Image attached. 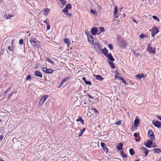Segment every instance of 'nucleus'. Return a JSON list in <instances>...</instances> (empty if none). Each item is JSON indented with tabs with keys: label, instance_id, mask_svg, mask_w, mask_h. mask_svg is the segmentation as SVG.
Segmentation results:
<instances>
[{
	"label": "nucleus",
	"instance_id": "obj_1",
	"mask_svg": "<svg viewBox=\"0 0 161 161\" xmlns=\"http://www.w3.org/2000/svg\"><path fill=\"white\" fill-rule=\"evenodd\" d=\"M29 41L33 47H40V42L36 38L32 37L30 39Z\"/></svg>",
	"mask_w": 161,
	"mask_h": 161
},
{
	"label": "nucleus",
	"instance_id": "obj_2",
	"mask_svg": "<svg viewBox=\"0 0 161 161\" xmlns=\"http://www.w3.org/2000/svg\"><path fill=\"white\" fill-rule=\"evenodd\" d=\"M48 97L47 95H45L43 96L40 100L39 105L40 106H42L44 103L45 102L46 99Z\"/></svg>",
	"mask_w": 161,
	"mask_h": 161
},
{
	"label": "nucleus",
	"instance_id": "obj_3",
	"mask_svg": "<svg viewBox=\"0 0 161 161\" xmlns=\"http://www.w3.org/2000/svg\"><path fill=\"white\" fill-rule=\"evenodd\" d=\"M147 51L150 53L154 54L155 52V48H152L150 46V44H148L147 45Z\"/></svg>",
	"mask_w": 161,
	"mask_h": 161
},
{
	"label": "nucleus",
	"instance_id": "obj_4",
	"mask_svg": "<svg viewBox=\"0 0 161 161\" xmlns=\"http://www.w3.org/2000/svg\"><path fill=\"white\" fill-rule=\"evenodd\" d=\"M159 31L158 29L156 27L154 26L152 30L151 31V35L154 37L155 35L157 34Z\"/></svg>",
	"mask_w": 161,
	"mask_h": 161
},
{
	"label": "nucleus",
	"instance_id": "obj_5",
	"mask_svg": "<svg viewBox=\"0 0 161 161\" xmlns=\"http://www.w3.org/2000/svg\"><path fill=\"white\" fill-rule=\"evenodd\" d=\"M148 135L150 138L153 140H155L153 132L151 130H149L148 132Z\"/></svg>",
	"mask_w": 161,
	"mask_h": 161
},
{
	"label": "nucleus",
	"instance_id": "obj_6",
	"mask_svg": "<svg viewBox=\"0 0 161 161\" xmlns=\"http://www.w3.org/2000/svg\"><path fill=\"white\" fill-rule=\"evenodd\" d=\"M71 6L70 4H68L66 5V7L63 10V12H64V13H68V10L71 8Z\"/></svg>",
	"mask_w": 161,
	"mask_h": 161
},
{
	"label": "nucleus",
	"instance_id": "obj_7",
	"mask_svg": "<svg viewBox=\"0 0 161 161\" xmlns=\"http://www.w3.org/2000/svg\"><path fill=\"white\" fill-rule=\"evenodd\" d=\"M139 149L143 151L144 153H145V156H147L148 154V150L146 148L143 147H140Z\"/></svg>",
	"mask_w": 161,
	"mask_h": 161
},
{
	"label": "nucleus",
	"instance_id": "obj_8",
	"mask_svg": "<svg viewBox=\"0 0 161 161\" xmlns=\"http://www.w3.org/2000/svg\"><path fill=\"white\" fill-rule=\"evenodd\" d=\"M91 34L93 35H96L97 32V29L96 27H93L92 28L91 31Z\"/></svg>",
	"mask_w": 161,
	"mask_h": 161
},
{
	"label": "nucleus",
	"instance_id": "obj_9",
	"mask_svg": "<svg viewBox=\"0 0 161 161\" xmlns=\"http://www.w3.org/2000/svg\"><path fill=\"white\" fill-rule=\"evenodd\" d=\"M92 45L96 50L98 51L100 49V45L98 43H93Z\"/></svg>",
	"mask_w": 161,
	"mask_h": 161
},
{
	"label": "nucleus",
	"instance_id": "obj_10",
	"mask_svg": "<svg viewBox=\"0 0 161 161\" xmlns=\"http://www.w3.org/2000/svg\"><path fill=\"white\" fill-rule=\"evenodd\" d=\"M87 39L88 42L92 44L94 42L93 37L90 35H87Z\"/></svg>",
	"mask_w": 161,
	"mask_h": 161
},
{
	"label": "nucleus",
	"instance_id": "obj_11",
	"mask_svg": "<svg viewBox=\"0 0 161 161\" xmlns=\"http://www.w3.org/2000/svg\"><path fill=\"white\" fill-rule=\"evenodd\" d=\"M101 145L104 151L106 153H107L108 152V149L106 147L105 144L104 142H102L101 143Z\"/></svg>",
	"mask_w": 161,
	"mask_h": 161
},
{
	"label": "nucleus",
	"instance_id": "obj_12",
	"mask_svg": "<svg viewBox=\"0 0 161 161\" xmlns=\"http://www.w3.org/2000/svg\"><path fill=\"white\" fill-rule=\"evenodd\" d=\"M34 75L37 77L41 78H42V74L38 70H36L34 72Z\"/></svg>",
	"mask_w": 161,
	"mask_h": 161
},
{
	"label": "nucleus",
	"instance_id": "obj_13",
	"mask_svg": "<svg viewBox=\"0 0 161 161\" xmlns=\"http://www.w3.org/2000/svg\"><path fill=\"white\" fill-rule=\"evenodd\" d=\"M152 143V141L150 140H148L147 141L146 143L145 144V145L147 147L150 148L151 147Z\"/></svg>",
	"mask_w": 161,
	"mask_h": 161
},
{
	"label": "nucleus",
	"instance_id": "obj_14",
	"mask_svg": "<svg viewBox=\"0 0 161 161\" xmlns=\"http://www.w3.org/2000/svg\"><path fill=\"white\" fill-rule=\"evenodd\" d=\"M93 76L95 77L96 79L99 81H102L103 80V78L99 75H94Z\"/></svg>",
	"mask_w": 161,
	"mask_h": 161
},
{
	"label": "nucleus",
	"instance_id": "obj_15",
	"mask_svg": "<svg viewBox=\"0 0 161 161\" xmlns=\"http://www.w3.org/2000/svg\"><path fill=\"white\" fill-rule=\"evenodd\" d=\"M154 125L156 127L160 128L161 127V123L158 121H156L154 123Z\"/></svg>",
	"mask_w": 161,
	"mask_h": 161
},
{
	"label": "nucleus",
	"instance_id": "obj_16",
	"mask_svg": "<svg viewBox=\"0 0 161 161\" xmlns=\"http://www.w3.org/2000/svg\"><path fill=\"white\" fill-rule=\"evenodd\" d=\"M106 56H107L111 61H114V59L111 53H109L108 54H107Z\"/></svg>",
	"mask_w": 161,
	"mask_h": 161
},
{
	"label": "nucleus",
	"instance_id": "obj_17",
	"mask_svg": "<svg viewBox=\"0 0 161 161\" xmlns=\"http://www.w3.org/2000/svg\"><path fill=\"white\" fill-rule=\"evenodd\" d=\"M135 77L137 79L140 80L142 77H145L146 76H144L143 74H139L135 76Z\"/></svg>",
	"mask_w": 161,
	"mask_h": 161
},
{
	"label": "nucleus",
	"instance_id": "obj_18",
	"mask_svg": "<svg viewBox=\"0 0 161 161\" xmlns=\"http://www.w3.org/2000/svg\"><path fill=\"white\" fill-rule=\"evenodd\" d=\"M64 42L66 44L68 47H69V45L70 43V42L69 40L67 38H65L64 39Z\"/></svg>",
	"mask_w": 161,
	"mask_h": 161
},
{
	"label": "nucleus",
	"instance_id": "obj_19",
	"mask_svg": "<svg viewBox=\"0 0 161 161\" xmlns=\"http://www.w3.org/2000/svg\"><path fill=\"white\" fill-rule=\"evenodd\" d=\"M122 147L123 144L122 143H119L116 146V148L118 150H120L122 149Z\"/></svg>",
	"mask_w": 161,
	"mask_h": 161
},
{
	"label": "nucleus",
	"instance_id": "obj_20",
	"mask_svg": "<svg viewBox=\"0 0 161 161\" xmlns=\"http://www.w3.org/2000/svg\"><path fill=\"white\" fill-rule=\"evenodd\" d=\"M50 9L48 8H46L43 11V14L45 16L47 15L48 13L49 12Z\"/></svg>",
	"mask_w": 161,
	"mask_h": 161
},
{
	"label": "nucleus",
	"instance_id": "obj_21",
	"mask_svg": "<svg viewBox=\"0 0 161 161\" xmlns=\"http://www.w3.org/2000/svg\"><path fill=\"white\" fill-rule=\"evenodd\" d=\"M117 11H118L117 8V7L116 6H115V7H114V17H115V18H117L118 17V16H117L116 15V14L117 13Z\"/></svg>",
	"mask_w": 161,
	"mask_h": 161
},
{
	"label": "nucleus",
	"instance_id": "obj_22",
	"mask_svg": "<svg viewBox=\"0 0 161 161\" xmlns=\"http://www.w3.org/2000/svg\"><path fill=\"white\" fill-rule=\"evenodd\" d=\"M53 70L51 69H47L46 74H51L53 72Z\"/></svg>",
	"mask_w": 161,
	"mask_h": 161
},
{
	"label": "nucleus",
	"instance_id": "obj_23",
	"mask_svg": "<svg viewBox=\"0 0 161 161\" xmlns=\"http://www.w3.org/2000/svg\"><path fill=\"white\" fill-rule=\"evenodd\" d=\"M102 53L104 54L106 56L108 54V51L106 48H104L102 50Z\"/></svg>",
	"mask_w": 161,
	"mask_h": 161
},
{
	"label": "nucleus",
	"instance_id": "obj_24",
	"mask_svg": "<svg viewBox=\"0 0 161 161\" xmlns=\"http://www.w3.org/2000/svg\"><path fill=\"white\" fill-rule=\"evenodd\" d=\"M153 151L156 153H158L161 152V149L158 148H154L153 150Z\"/></svg>",
	"mask_w": 161,
	"mask_h": 161
},
{
	"label": "nucleus",
	"instance_id": "obj_25",
	"mask_svg": "<svg viewBox=\"0 0 161 161\" xmlns=\"http://www.w3.org/2000/svg\"><path fill=\"white\" fill-rule=\"evenodd\" d=\"M139 120L138 119H136L134 121V125L135 127H136L138 126V124L139 123Z\"/></svg>",
	"mask_w": 161,
	"mask_h": 161
},
{
	"label": "nucleus",
	"instance_id": "obj_26",
	"mask_svg": "<svg viewBox=\"0 0 161 161\" xmlns=\"http://www.w3.org/2000/svg\"><path fill=\"white\" fill-rule=\"evenodd\" d=\"M85 128H84L82 129L80 131V133L79 134V137L81 136L83 133L84 132V131L85 130Z\"/></svg>",
	"mask_w": 161,
	"mask_h": 161
},
{
	"label": "nucleus",
	"instance_id": "obj_27",
	"mask_svg": "<svg viewBox=\"0 0 161 161\" xmlns=\"http://www.w3.org/2000/svg\"><path fill=\"white\" fill-rule=\"evenodd\" d=\"M4 17L6 18V19H9V18H10L11 16L13 17V15H11L10 14H5L4 15Z\"/></svg>",
	"mask_w": 161,
	"mask_h": 161
},
{
	"label": "nucleus",
	"instance_id": "obj_28",
	"mask_svg": "<svg viewBox=\"0 0 161 161\" xmlns=\"http://www.w3.org/2000/svg\"><path fill=\"white\" fill-rule=\"evenodd\" d=\"M44 22L47 25V30H49L50 29V26L49 24L47 22V21H44Z\"/></svg>",
	"mask_w": 161,
	"mask_h": 161
},
{
	"label": "nucleus",
	"instance_id": "obj_29",
	"mask_svg": "<svg viewBox=\"0 0 161 161\" xmlns=\"http://www.w3.org/2000/svg\"><path fill=\"white\" fill-rule=\"evenodd\" d=\"M129 152L130 154L131 155H133L134 154V151L133 149L130 148L129 150Z\"/></svg>",
	"mask_w": 161,
	"mask_h": 161
},
{
	"label": "nucleus",
	"instance_id": "obj_30",
	"mask_svg": "<svg viewBox=\"0 0 161 161\" xmlns=\"http://www.w3.org/2000/svg\"><path fill=\"white\" fill-rule=\"evenodd\" d=\"M46 60L48 62L50 63L51 64H54L53 61H52L50 58H47Z\"/></svg>",
	"mask_w": 161,
	"mask_h": 161
},
{
	"label": "nucleus",
	"instance_id": "obj_31",
	"mask_svg": "<svg viewBox=\"0 0 161 161\" xmlns=\"http://www.w3.org/2000/svg\"><path fill=\"white\" fill-rule=\"evenodd\" d=\"M109 63V64L111 67L112 68V69H114L115 68V66L114 65V64L113 62H109L108 61V62Z\"/></svg>",
	"mask_w": 161,
	"mask_h": 161
},
{
	"label": "nucleus",
	"instance_id": "obj_32",
	"mask_svg": "<svg viewBox=\"0 0 161 161\" xmlns=\"http://www.w3.org/2000/svg\"><path fill=\"white\" fill-rule=\"evenodd\" d=\"M8 49L10 51H13L14 49V47H11L10 46H9L8 47Z\"/></svg>",
	"mask_w": 161,
	"mask_h": 161
},
{
	"label": "nucleus",
	"instance_id": "obj_33",
	"mask_svg": "<svg viewBox=\"0 0 161 161\" xmlns=\"http://www.w3.org/2000/svg\"><path fill=\"white\" fill-rule=\"evenodd\" d=\"M69 79L70 78L68 77H67L66 78L63 79L61 81L64 83V82H66V81H67V80H69Z\"/></svg>",
	"mask_w": 161,
	"mask_h": 161
},
{
	"label": "nucleus",
	"instance_id": "obj_34",
	"mask_svg": "<svg viewBox=\"0 0 161 161\" xmlns=\"http://www.w3.org/2000/svg\"><path fill=\"white\" fill-rule=\"evenodd\" d=\"M121 155L123 157L125 158V157H127V156H126V155L125 154V153H124L123 152H121Z\"/></svg>",
	"mask_w": 161,
	"mask_h": 161
},
{
	"label": "nucleus",
	"instance_id": "obj_35",
	"mask_svg": "<svg viewBox=\"0 0 161 161\" xmlns=\"http://www.w3.org/2000/svg\"><path fill=\"white\" fill-rule=\"evenodd\" d=\"M121 120H119L115 123V124L117 125H119L121 124Z\"/></svg>",
	"mask_w": 161,
	"mask_h": 161
},
{
	"label": "nucleus",
	"instance_id": "obj_36",
	"mask_svg": "<svg viewBox=\"0 0 161 161\" xmlns=\"http://www.w3.org/2000/svg\"><path fill=\"white\" fill-rule=\"evenodd\" d=\"M19 43L20 45H21L23 43V40L22 39H20L19 42Z\"/></svg>",
	"mask_w": 161,
	"mask_h": 161
},
{
	"label": "nucleus",
	"instance_id": "obj_37",
	"mask_svg": "<svg viewBox=\"0 0 161 161\" xmlns=\"http://www.w3.org/2000/svg\"><path fill=\"white\" fill-rule=\"evenodd\" d=\"M99 30L101 32H103L104 31V29L103 27H100Z\"/></svg>",
	"mask_w": 161,
	"mask_h": 161
},
{
	"label": "nucleus",
	"instance_id": "obj_38",
	"mask_svg": "<svg viewBox=\"0 0 161 161\" xmlns=\"http://www.w3.org/2000/svg\"><path fill=\"white\" fill-rule=\"evenodd\" d=\"M108 47L110 48V49L111 50H112L113 49V46L111 44H109L108 45Z\"/></svg>",
	"mask_w": 161,
	"mask_h": 161
},
{
	"label": "nucleus",
	"instance_id": "obj_39",
	"mask_svg": "<svg viewBox=\"0 0 161 161\" xmlns=\"http://www.w3.org/2000/svg\"><path fill=\"white\" fill-rule=\"evenodd\" d=\"M153 19H155V20H159V19L156 16L153 15Z\"/></svg>",
	"mask_w": 161,
	"mask_h": 161
},
{
	"label": "nucleus",
	"instance_id": "obj_40",
	"mask_svg": "<svg viewBox=\"0 0 161 161\" xmlns=\"http://www.w3.org/2000/svg\"><path fill=\"white\" fill-rule=\"evenodd\" d=\"M31 75H28L27 76L26 78V80H30L31 79Z\"/></svg>",
	"mask_w": 161,
	"mask_h": 161
},
{
	"label": "nucleus",
	"instance_id": "obj_41",
	"mask_svg": "<svg viewBox=\"0 0 161 161\" xmlns=\"http://www.w3.org/2000/svg\"><path fill=\"white\" fill-rule=\"evenodd\" d=\"M85 83L86 85H91L92 84L91 82V81L87 80L86 81H85Z\"/></svg>",
	"mask_w": 161,
	"mask_h": 161
},
{
	"label": "nucleus",
	"instance_id": "obj_42",
	"mask_svg": "<svg viewBox=\"0 0 161 161\" xmlns=\"http://www.w3.org/2000/svg\"><path fill=\"white\" fill-rule=\"evenodd\" d=\"M42 70L43 71V72L46 73V71L47 70V68L45 67H43L42 69Z\"/></svg>",
	"mask_w": 161,
	"mask_h": 161
},
{
	"label": "nucleus",
	"instance_id": "obj_43",
	"mask_svg": "<svg viewBox=\"0 0 161 161\" xmlns=\"http://www.w3.org/2000/svg\"><path fill=\"white\" fill-rule=\"evenodd\" d=\"M125 16V14L124 13H122L121 14V16L120 18L119 19H122V18L124 17Z\"/></svg>",
	"mask_w": 161,
	"mask_h": 161
},
{
	"label": "nucleus",
	"instance_id": "obj_44",
	"mask_svg": "<svg viewBox=\"0 0 161 161\" xmlns=\"http://www.w3.org/2000/svg\"><path fill=\"white\" fill-rule=\"evenodd\" d=\"M82 119V118L80 116V117H79L78 118L76 119V121L77 122L80 121Z\"/></svg>",
	"mask_w": 161,
	"mask_h": 161
},
{
	"label": "nucleus",
	"instance_id": "obj_45",
	"mask_svg": "<svg viewBox=\"0 0 161 161\" xmlns=\"http://www.w3.org/2000/svg\"><path fill=\"white\" fill-rule=\"evenodd\" d=\"M134 53L136 57H138L139 55V54L138 53H136V52L134 51Z\"/></svg>",
	"mask_w": 161,
	"mask_h": 161
},
{
	"label": "nucleus",
	"instance_id": "obj_46",
	"mask_svg": "<svg viewBox=\"0 0 161 161\" xmlns=\"http://www.w3.org/2000/svg\"><path fill=\"white\" fill-rule=\"evenodd\" d=\"M10 88L9 87L4 92V94H5L7 93V92L10 89Z\"/></svg>",
	"mask_w": 161,
	"mask_h": 161
},
{
	"label": "nucleus",
	"instance_id": "obj_47",
	"mask_svg": "<svg viewBox=\"0 0 161 161\" xmlns=\"http://www.w3.org/2000/svg\"><path fill=\"white\" fill-rule=\"evenodd\" d=\"M13 92H12L7 97L8 99H9L11 97V96H12V95H13Z\"/></svg>",
	"mask_w": 161,
	"mask_h": 161
},
{
	"label": "nucleus",
	"instance_id": "obj_48",
	"mask_svg": "<svg viewBox=\"0 0 161 161\" xmlns=\"http://www.w3.org/2000/svg\"><path fill=\"white\" fill-rule=\"evenodd\" d=\"M61 3L63 5H64L66 4V2L64 0L63 1H62Z\"/></svg>",
	"mask_w": 161,
	"mask_h": 161
},
{
	"label": "nucleus",
	"instance_id": "obj_49",
	"mask_svg": "<svg viewBox=\"0 0 161 161\" xmlns=\"http://www.w3.org/2000/svg\"><path fill=\"white\" fill-rule=\"evenodd\" d=\"M91 12L92 13H93L94 15H95V14L96 13V11L93 9H91Z\"/></svg>",
	"mask_w": 161,
	"mask_h": 161
},
{
	"label": "nucleus",
	"instance_id": "obj_50",
	"mask_svg": "<svg viewBox=\"0 0 161 161\" xmlns=\"http://www.w3.org/2000/svg\"><path fill=\"white\" fill-rule=\"evenodd\" d=\"M63 83L61 81V82L60 83L59 85L58 86V88H60V87L63 85Z\"/></svg>",
	"mask_w": 161,
	"mask_h": 161
},
{
	"label": "nucleus",
	"instance_id": "obj_51",
	"mask_svg": "<svg viewBox=\"0 0 161 161\" xmlns=\"http://www.w3.org/2000/svg\"><path fill=\"white\" fill-rule=\"evenodd\" d=\"M145 35L143 34H142L140 36V37L141 38H143L144 37Z\"/></svg>",
	"mask_w": 161,
	"mask_h": 161
},
{
	"label": "nucleus",
	"instance_id": "obj_52",
	"mask_svg": "<svg viewBox=\"0 0 161 161\" xmlns=\"http://www.w3.org/2000/svg\"><path fill=\"white\" fill-rule=\"evenodd\" d=\"M115 78L117 79H119L120 78V77L116 75L115 76Z\"/></svg>",
	"mask_w": 161,
	"mask_h": 161
},
{
	"label": "nucleus",
	"instance_id": "obj_53",
	"mask_svg": "<svg viewBox=\"0 0 161 161\" xmlns=\"http://www.w3.org/2000/svg\"><path fill=\"white\" fill-rule=\"evenodd\" d=\"M92 109L94 111V112L96 113H98V112L97 111V110L95 108H92Z\"/></svg>",
	"mask_w": 161,
	"mask_h": 161
},
{
	"label": "nucleus",
	"instance_id": "obj_54",
	"mask_svg": "<svg viewBox=\"0 0 161 161\" xmlns=\"http://www.w3.org/2000/svg\"><path fill=\"white\" fill-rule=\"evenodd\" d=\"M65 14H67V15L68 16H69V17H70L71 16V13H68L67 14V13H65Z\"/></svg>",
	"mask_w": 161,
	"mask_h": 161
},
{
	"label": "nucleus",
	"instance_id": "obj_55",
	"mask_svg": "<svg viewBox=\"0 0 161 161\" xmlns=\"http://www.w3.org/2000/svg\"><path fill=\"white\" fill-rule=\"evenodd\" d=\"M157 118L160 120H161V116L159 115L157 116Z\"/></svg>",
	"mask_w": 161,
	"mask_h": 161
},
{
	"label": "nucleus",
	"instance_id": "obj_56",
	"mask_svg": "<svg viewBox=\"0 0 161 161\" xmlns=\"http://www.w3.org/2000/svg\"><path fill=\"white\" fill-rule=\"evenodd\" d=\"M3 135H0V140H2L3 138Z\"/></svg>",
	"mask_w": 161,
	"mask_h": 161
},
{
	"label": "nucleus",
	"instance_id": "obj_57",
	"mask_svg": "<svg viewBox=\"0 0 161 161\" xmlns=\"http://www.w3.org/2000/svg\"><path fill=\"white\" fill-rule=\"evenodd\" d=\"M82 80L85 81H85H86V79L85 77H83L82 78Z\"/></svg>",
	"mask_w": 161,
	"mask_h": 161
},
{
	"label": "nucleus",
	"instance_id": "obj_58",
	"mask_svg": "<svg viewBox=\"0 0 161 161\" xmlns=\"http://www.w3.org/2000/svg\"><path fill=\"white\" fill-rule=\"evenodd\" d=\"M134 136L135 137H137L138 136V135L136 133H135L134 134Z\"/></svg>",
	"mask_w": 161,
	"mask_h": 161
},
{
	"label": "nucleus",
	"instance_id": "obj_59",
	"mask_svg": "<svg viewBox=\"0 0 161 161\" xmlns=\"http://www.w3.org/2000/svg\"><path fill=\"white\" fill-rule=\"evenodd\" d=\"M80 122H81L82 124H84V120L83 119H82Z\"/></svg>",
	"mask_w": 161,
	"mask_h": 161
},
{
	"label": "nucleus",
	"instance_id": "obj_60",
	"mask_svg": "<svg viewBox=\"0 0 161 161\" xmlns=\"http://www.w3.org/2000/svg\"><path fill=\"white\" fill-rule=\"evenodd\" d=\"M87 96L91 98L92 99L93 98V97L92 96H91L89 94H88Z\"/></svg>",
	"mask_w": 161,
	"mask_h": 161
},
{
	"label": "nucleus",
	"instance_id": "obj_61",
	"mask_svg": "<svg viewBox=\"0 0 161 161\" xmlns=\"http://www.w3.org/2000/svg\"><path fill=\"white\" fill-rule=\"evenodd\" d=\"M148 16H149L148 19H151V16L149 14L148 15Z\"/></svg>",
	"mask_w": 161,
	"mask_h": 161
},
{
	"label": "nucleus",
	"instance_id": "obj_62",
	"mask_svg": "<svg viewBox=\"0 0 161 161\" xmlns=\"http://www.w3.org/2000/svg\"><path fill=\"white\" fill-rule=\"evenodd\" d=\"M119 79H120L122 81V82H123V81H124L123 80V79L122 77H120V78Z\"/></svg>",
	"mask_w": 161,
	"mask_h": 161
},
{
	"label": "nucleus",
	"instance_id": "obj_63",
	"mask_svg": "<svg viewBox=\"0 0 161 161\" xmlns=\"http://www.w3.org/2000/svg\"><path fill=\"white\" fill-rule=\"evenodd\" d=\"M115 73L116 74H119V75H120V73H119L117 71H115Z\"/></svg>",
	"mask_w": 161,
	"mask_h": 161
},
{
	"label": "nucleus",
	"instance_id": "obj_64",
	"mask_svg": "<svg viewBox=\"0 0 161 161\" xmlns=\"http://www.w3.org/2000/svg\"><path fill=\"white\" fill-rule=\"evenodd\" d=\"M123 82L124 84H126V85H128L127 83L124 80V81H123Z\"/></svg>",
	"mask_w": 161,
	"mask_h": 161
}]
</instances>
